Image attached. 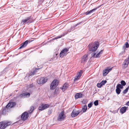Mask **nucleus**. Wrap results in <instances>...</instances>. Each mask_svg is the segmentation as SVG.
I'll return each mask as SVG.
<instances>
[{"instance_id": "obj_32", "label": "nucleus", "mask_w": 129, "mask_h": 129, "mask_svg": "<svg viewBox=\"0 0 129 129\" xmlns=\"http://www.w3.org/2000/svg\"><path fill=\"white\" fill-rule=\"evenodd\" d=\"M121 85L123 86L125 85L126 84V83L125 82L124 80H122L121 81Z\"/></svg>"}, {"instance_id": "obj_4", "label": "nucleus", "mask_w": 129, "mask_h": 129, "mask_svg": "<svg viewBox=\"0 0 129 129\" xmlns=\"http://www.w3.org/2000/svg\"><path fill=\"white\" fill-rule=\"evenodd\" d=\"M47 79L46 78L42 77L38 78L37 82L40 84H43L45 83L47 81Z\"/></svg>"}, {"instance_id": "obj_42", "label": "nucleus", "mask_w": 129, "mask_h": 129, "mask_svg": "<svg viewBox=\"0 0 129 129\" xmlns=\"http://www.w3.org/2000/svg\"><path fill=\"white\" fill-rule=\"evenodd\" d=\"M74 28V27H71V28H70V29L72 31L73 30V28Z\"/></svg>"}, {"instance_id": "obj_22", "label": "nucleus", "mask_w": 129, "mask_h": 129, "mask_svg": "<svg viewBox=\"0 0 129 129\" xmlns=\"http://www.w3.org/2000/svg\"><path fill=\"white\" fill-rule=\"evenodd\" d=\"M99 8V7H98L92 9L91 10H90L89 11H87L85 13V14L86 15H87L90 14L91 13H92L93 12H94Z\"/></svg>"}, {"instance_id": "obj_16", "label": "nucleus", "mask_w": 129, "mask_h": 129, "mask_svg": "<svg viewBox=\"0 0 129 129\" xmlns=\"http://www.w3.org/2000/svg\"><path fill=\"white\" fill-rule=\"evenodd\" d=\"M112 69H109L107 68V69L104 70L103 71V76L107 75L109 72H110Z\"/></svg>"}, {"instance_id": "obj_10", "label": "nucleus", "mask_w": 129, "mask_h": 129, "mask_svg": "<svg viewBox=\"0 0 129 129\" xmlns=\"http://www.w3.org/2000/svg\"><path fill=\"white\" fill-rule=\"evenodd\" d=\"M129 63V56L127 58L125 59L123 62V68L125 69L126 67H127Z\"/></svg>"}, {"instance_id": "obj_7", "label": "nucleus", "mask_w": 129, "mask_h": 129, "mask_svg": "<svg viewBox=\"0 0 129 129\" xmlns=\"http://www.w3.org/2000/svg\"><path fill=\"white\" fill-rule=\"evenodd\" d=\"M28 116V113L26 112H25L21 114V119L23 121H25L27 119Z\"/></svg>"}, {"instance_id": "obj_30", "label": "nucleus", "mask_w": 129, "mask_h": 129, "mask_svg": "<svg viewBox=\"0 0 129 129\" xmlns=\"http://www.w3.org/2000/svg\"><path fill=\"white\" fill-rule=\"evenodd\" d=\"M59 89L58 88H56L54 92V94H57L58 93Z\"/></svg>"}, {"instance_id": "obj_17", "label": "nucleus", "mask_w": 129, "mask_h": 129, "mask_svg": "<svg viewBox=\"0 0 129 129\" xmlns=\"http://www.w3.org/2000/svg\"><path fill=\"white\" fill-rule=\"evenodd\" d=\"M69 87V84L68 83H65L63 85L61 88L62 91H64L66 90Z\"/></svg>"}, {"instance_id": "obj_37", "label": "nucleus", "mask_w": 129, "mask_h": 129, "mask_svg": "<svg viewBox=\"0 0 129 129\" xmlns=\"http://www.w3.org/2000/svg\"><path fill=\"white\" fill-rule=\"evenodd\" d=\"M125 47L126 48H128L129 47V45L128 43L127 42H126L125 43Z\"/></svg>"}, {"instance_id": "obj_44", "label": "nucleus", "mask_w": 129, "mask_h": 129, "mask_svg": "<svg viewBox=\"0 0 129 129\" xmlns=\"http://www.w3.org/2000/svg\"><path fill=\"white\" fill-rule=\"evenodd\" d=\"M30 87H32L33 86V85L32 84H31V85H30Z\"/></svg>"}, {"instance_id": "obj_20", "label": "nucleus", "mask_w": 129, "mask_h": 129, "mask_svg": "<svg viewBox=\"0 0 129 129\" xmlns=\"http://www.w3.org/2000/svg\"><path fill=\"white\" fill-rule=\"evenodd\" d=\"M88 55H87L85 54L84 55L82 58V61L81 62H85L87 61V60L88 59Z\"/></svg>"}, {"instance_id": "obj_5", "label": "nucleus", "mask_w": 129, "mask_h": 129, "mask_svg": "<svg viewBox=\"0 0 129 129\" xmlns=\"http://www.w3.org/2000/svg\"><path fill=\"white\" fill-rule=\"evenodd\" d=\"M69 50V48H65L62 50L60 53V57H63L64 56H66L68 53Z\"/></svg>"}, {"instance_id": "obj_13", "label": "nucleus", "mask_w": 129, "mask_h": 129, "mask_svg": "<svg viewBox=\"0 0 129 129\" xmlns=\"http://www.w3.org/2000/svg\"><path fill=\"white\" fill-rule=\"evenodd\" d=\"M83 71L81 70L80 71L79 73H78L77 75L75 76L74 80V81L79 79L82 75V73Z\"/></svg>"}, {"instance_id": "obj_31", "label": "nucleus", "mask_w": 129, "mask_h": 129, "mask_svg": "<svg viewBox=\"0 0 129 129\" xmlns=\"http://www.w3.org/2000/svg\"><path fill=\"white\" fill-rule=\"evenodd\" d=\"M129 89V87H127L125 90L123 91V93L124 94H126L127 92Z\"/></svg>"}, {"instance_id": "obj_35", "label": "nucleus", "mask_w": 129, "mask_h": 129, "mask_svg": "<svg viewBox=\"0 0 129 129\" xmlns=\"http://www.w3.org/2000/svg\"><path fill=\"white\" fill-rule=\"evenodd\" d=\"M97 87L99 88H101L102 86V85L101 84V83H98L97 84Z\"/></svg>"}, {"instance_id": "obj_24", "label": "nucleus", "mask_w": 129, "mask_h": 129, "mask_svg": "<svg viewBox=\"0 0 129 129\" xmlns=\"http://www.w3.org/2000/svg\"><path fill=\"white\" fill-rule=\"evenodd\" d=\"M128 107H126L125 106L122 107L120 110V112L122 114L124 113L125 112L126 109Z\"/></svg>"}, {"instance_id": "obj_15", "label": "nucleus", "mask_w": 129, "mask_h": 129, "mask_svg": "<svg viewBox=\"0 0 129 129\" xmlns=\"http://www.w3.org/2000/svg\"><path fill=\"white\" fill-rule=\"evenodd\" d=\"M80 113V112L78 111H76L74 110L71 113V116L73 117H74L77 116Z\"/></svg>"}, {"instance_id": "obj_9", "label": "nucleus", "mask_w": 129, "mask_h": 129, "mask_svg": "<svg viewBox=\"0 0 129 129\" xmlns=\"http://www.w3.org/2000/svg\"><path fill=\"white\" fill-rule=\"evenodd\" d=\"M49 105L47 104H42L40 105L39 108V110L42 111L49 107Z\"/></svg>"}, {"instance_id": "obj_19", "label": "nucleus", "mask_w": 129, "mask_h": 129, "mask_svg": "<svg viewBox=\"0 0 129 129\" xmlns=\"http://www.w3.org/2000/svg\"><path fill=\"white\" fill-rule=\"evenodd\" d=\"M83 96V94L81 93H77L76 94L75 99H76L78 98H80Z\"/></svg>"}, {"instance_id": "obj_23", "label": "nucleus", "mask_w": 129, "mask_h": 129, "mask_svg": "<svg viewBox=\"0 0 129 129\" xmlns=\"http://www.w3.org/2000/svg\"><path fill=\"white\" fill-rule=\"evenodd\" d=\"M8 108H9L8 107H6V106L4 108L2 112V113L4 115H6V112H8Z\"/></svg>"}, {"instance_id": "obj_26", "label": "nucleus", "mask_w": 129, "mask_h": 129, "mask_svg": "<svg viewBox=\"0 0 129 129\" xmlns=\"http://www.w3.org/2000/svg\"><path fill=\"white\" fill-rule=\"evenodd\" d=\"M5 124L6 126V127L7 126L10 125L12 123L11 121H4Z\"/></svg>"}, {"instance_id": "obj_43", "label": "nucleus", "mask_w": 129, "mask_h": 129, "mask_svg": "<svg viewBox=\"0 0 129 129\" xmlns=\"http://www.w3.org/2000/svg\"><path fill=\"white\" fill-rule=\"evenodd\" d=\"M5 72H6L5 71H3L2 72V74H3V73H5Z\"/></svg>"}, {"instance_id": "obj_39", "label": "nucleus", "mask_w": 129, "mask_h": 129, "mask_svg": "<svg viewBox=\"0 0 129 129\" xmlns=\"http://www.w3.org/2000/svg\"><path fill=\"white\" fill-rule=\"evenodd\" d=\"M125 105L129 106V101L127 102V103L125 104Z\"/></svg>"}, {"instance_id": "obj_29", "label": "nucleus", "mask_w": 129, "mask_h": 129, "mask_svg": "<svg viewBox=\"0 0 129 129\" xmlns=\"http://www.w3.org/2000/svg\"><path fill=\"white\" fill-rule=\"evenodd\" d=\"M123 87V86H122L121 84H118L116 86V88H118L122 89Z\"/></svg>"}, {"instance_id": "obj_3", "label": "nucleus", "mask_w": 129, "mask_h": 129, "mask_svg": "<svg viewBox=\"0 0 129 129\" xmlns=\"http://www.w3.org/2000/svg\"><path fill=\"white\" fill-rule=\"evenodd\" d=\"M59 81L57 79H54L51 82L50 85V89L51 90H53L55 89L56 87L58 85Z\"/></svg>"}, {"instance_id": "obj_38", "label": "nucleus", "mask_w": 129, "mask_h": 129, "mask_svg": "<svg viewBox=\"0 0 129 129\" xmlns=\"http://www.w3.org/2000/svg\"><path fill=\"white\" fill-rule=\"evenodd\" d=\"M40 69V68H37V69H36L34 71V72H33V73L32 74H33V75L34 74V73L35 72H36V71H37V70H39V69Z\"/></svg>"}, {"instance_id": "obj_6", "label": "nucleus", "mask_w": 129, "mask_h": 129, "mask_svg": "<svg viewBox=\"0 0 129 129\" xmlns=\"http://www.w3.org/2000/svg\"><path fill=\"white\" fill-rule=\"evenodd\" d=\"M64 110L62 111L59 114L57 118L58 120L59 121H61L63 120L65 117V115L64 114Z\"/></svg>"}, {"instance_id": "obj_1", "label": "nucleus", "mask_w": 129, "mask_h": 129, "mask_svg": "<svg viewBox=\"0 0 129 129\" xmlns=\"http://www.w3.org/2000/svg\"><path fill=\"white\" fill-rule=\"evenodd\" d=\"M89 50L90 51L94 52L99 47V43L98 42H95L93 43H91L88 46Z\"/></svg>"}, {"instance_id": "obj_33", "label": "nucleus", "mask_w": 129, "mask_h": 129, "mask_svg": "<svg viewBox=\"0 0 129 129\" xmlns=\"http://www.w3.org/2000/svg\"><path fill=\"white\" fill-rule=\"evenodd\" d=\"M94 105L95 106L98 105L99 104V102L98 100H96L94 102Z\"/></svg>"}, {"instance_id": "obj_34", "label": "nucleus", "mask_w": 129, "mask_h": 129, "mask_svg": "<svg viewBox=\"0 0 129 129\" xmlns=\"http://www.w3.org/2000/svg\"><path fill=\"white\" fill-rule=\"evenodd\" d=\"M107 81L106 80H103L101 82V83L102 85H104L106 82Z\"/></svg>"}, {"instance_id": "obj_18", "label": "nucleus", "mask_w": 129, "mask_h": 129, "mask_svg": "<svg viewBox=\"0 0 129 129\" xmlns=\"http://www.w3.org/2000/svg\"><path fill=\"white\" fill-rule=\"evenodd\" d=\"M5 123L4 121L0 122V129H4L6 127Z\"/></svg>"}, {"instance_id": "obj_40", "label": "nucleus", "mask_w": 129, "mask_h": 129, "mask_svg": "<svg viewBox=\"0 0 129 129\" xmlns=\"http://www.w3.org/2000/svg\"><path fill=\"white\" fill-rule=\"evenodd\" d=\"M51 110H49L48 111V113L49 114H51Z\"/></svg>"}, {"instance_id": "obj_41", "label": "nucleus", "mask_w": 129, "mask_h": 129, "mask_svg": "<svg viewBox=\"0 0 129 129\" xmlns=\"http://www.w3.org/2000/svg\"><path fill=\"white\" fill-rule=\"evenodd\" d=\"M71 31V30L70 29L67 30V31L68 33L70 32Z\"/></svg>"}, {"instance_id": "obj_25", "label": "nucleus", "mask_w": 129, "mask_h": 129, "mask_svg": "<svg viewBox=\"0 0 129 129\" xmlns=\"http://www.w3.org/2000/svg\"><path fill=\"white\" fill-rule=\"evenodd\" d=\"M65 35V34H63L61 35L60 36H57V37H56L55 38H53L52 39V40H54L56 39H58L60 38H61L62 37L64 36Z\"/></svg>"}, {"instance_id": "obj_28", "label": "nucleus", "mask_w": 129, "mask_h": 129, "mask_svg": "<svg viewBox=\"0 0 129 129\" xmlns=\"http://www.w3.org/2000/svg\"><path fill=\"white\" fill-rule=\"evenodd\" d=\"M34 107L33 106H31L30 107V110L28 111V112L29 113H30L32 112L34 110Z\"/></svg>"}, {"instance_id": "obj_27", "label": "nucleus", "mask_w": 129, "mask_h": 129, "mask_svg": "<svg viewBox=\"0 0 129 129\" xmlns=\"http://www.w3.org/2000/svg\"><path fill=\"white\" fill-rule=\"evenodd\" d=\"M121 90L119 88H116V93L118 94H119Z\"/></svg>"}, {"instance_id": "obj_45", "label": "nucleus", "mask_w": 129, "mask_h": 129, "mask_svg": "<svg viewBox=\"0 0 129 129\" xmlns=\"http://www.w3.org/2000/svg\"><path fill=\"white\" fill-rule=\"evenodd\" d=\"M128 87H129V85Z\"/></svg>"}, {"instance_id": "obj_21", "label": "nucleus", "mask_w": 129, "mask_h": 129, "mask_svg": "<svg viewBox=\"0 0 129 129\" xmlns=\"http://www.w3.org/2000/svg\"><path fill=\"white\" fill-rule=\"evenodd\" d=\"M87 109V106L86 105H85L82 107V110L80 111L81 114H82L84 112H85Z\"/></svg>"}, {"instance_id": "obj_12", "label": "nucleus", "mask_w": 129, "mask_h": 129, "mask_svg": "<svg viewBox=\"0 0 129 129\" xmlns=\"http://www.w3.org/2000/svg\"><path fill=\"white\" fill-rule=\"evenodd\" d=\"M30 93L27 92L24 93L20 94L19 96L21 98H24L27 97H29L30 96Z\"/></svg>"}, {"instance_id": "obj_14", "label": "nucleus", "mask_w": 129, "mask_h": 129, "mask_svg": "<svg viewBox=\"0 0 129 129\" xmlns=\"http://www.w3.org/2000/svg\"><path fill=\"white\" fill-rule=\"evenodd\" d=\"M103 50H102L100 52H99L96 55H95V53H93L91 54V55L92 57H94L95 58H98L100 57V55L102 54L103 52Z\"/></svg>"}, {"instance_id": "obj_36", "label": "nucleus", "mask_w": 129, "mask_h": 129, "mask_svg": "<svg viewBox=\"0 0 129 129\" xmlns=\"http://www.w3.org/2000/svg\"><path fill=\"white\" fill-rule=\"evenodd\" d=\"M93 105V103L92 102L88 104V107L91 108Z\"/></svg>"}, {"instance_id": "obj_8", "label": "nucleus", "mask_w": 129, "mask_h": 129, "mask_svg": "<svg viewBox=\"0 0 129 129\" xmlns=\"http://www.w3.org/2000/svg\"><path fill=\"white\" fill-rule=\"evenodd\" d=\"M33 41V40H27L24 43L20 45L21 46L19 48V49L25 48L27 45L28 43H29Z\"/></svg>"}, {"instance_id": "obj_11", "label": "nucleus", "mask_w": 129, "mask_h": 129, "mask_svg": "<svg viewBox=\"0 0 129 129\" xmlns=\"http://www.w3.org/2000/svg\"><path fill=\"white\" fill-rule=\"evenodd\" d=\"M16 104L15 102H10L6 105V107H8L9 108H10L14 107Z\"/></svg>"}, {"instance_id": "obj_2", "label": "nucleus", "mask_w": 129, "mask_h": 129, "mask_svg": "<svg viewBox=\"0 0 129 129\" xmlns=\"http://www.w3.org/2000/svg\"><path fill=\"white\" fill-rule=\"evenodd\" d=\"M34 22V20L32 18L31 16H30L22 20L21 23L23 24H29Z\"/></svg>"}]
</instances>
